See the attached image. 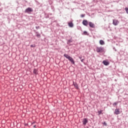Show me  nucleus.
I'll use <instances>...</instances> for the list:
<instances>
[{
  "label": "nucleus",
  "mask_w": 128,
  "mask_h": 128,
  "mask_svg": "<svg viewBox=\"0 0 128 128\" xmlns=\"http://www.w3.org/2000/svg\"><path fill=\"white\" fill-rule=\"evenodd\" d=\"M96 52H104V48L97 47L96 48Z\"/></svg>",
  "instance_id": "nucleus-1"
},
{
  "label": "nucleus",
  "mask_w": 128,
  "mask_h": 128,
  "mask_svg": "<svg viewBox=\"0 0 128 128\" xmlns=\"http://www.w3.org/2000/svg\"><path fill=\"white\" fill-rule=\"evenodd\" d=\"M34 12V10L32 8H28L25 10V12H26L27 14H30V12Z\"/></svg>",
  "instance_id": "nucleus-2"
},
{
  "label": "nucleus",
  "mask_w": 128,
  "mask_h": 128,
  "mask_svg": "<svg viewBox=\"0 0 128 128\" xmlns=\"http://www.w3.org/2000/svg\"><path fill=\"white\" fill-rule=\"evenodd\" d=\"M120 24V22L118 20H113L112 24L114 26H118Z\"/></svg>",
  "instance_id": "nucleus-3"
},
{
  "label": "nucleus",
  "mask_w": 128,
  "mask_h": 128,
  "mask_svg": "<svg viewBox=\"0 0 128 128\" xmlns=\"http://www.w3.org/2000/svg\"><path fill=\"white\" fill-rule=\"evenodd\" d=\"M88 119L84 118L82 120V124H84V126H86V124H88Z\"/></svg>",
  "instance_id": "nucleus-4"
},
{
  "label": "nucleus",
  "mask_w": 128,
  "mask_h": 128,
  "mask_svg": "<svg viewBox=\"0 0 128 128\" xmlns=\"http://www.w3.org/2000/svg\"><path fill=\"white\" fill-rule=\"evenodd\" d=\"M88 20H84L82 21V24H84V26H88Z\"/></svg>",
  "instance_id": "nucleus-5"
},
{
  "label": "nucleus",
  "mask_w": 128,
  "mask_h": 128,
  "mask_svg": "<svg viewBox=\"0 0 128 128\" xmlns=\"http://www.w3.org/2000/svg\"><path fill=\"white\" fill-rule=\"evenodd\" d=\"M88 24H89V26H90V28H94V26H95L94 24V23H92V22H89Z\"/></svg>",
  "instance_id": "nucleus-6"
},
{
  "label": "nucleus",
  "mask_w": 128,
  "mask_h": 128,
  "mask_svg": "<svg viewBox=\"0 0 128 128\" xmlns=\"http://www.w3.org/2000/svg\"><path fill=\"white\" fill-rule=\"evenodd\" d=\"M64 58H67L68 60H70V59L72 58L70 57V56L68 55V54H64Z\"/></svg>",
  "instance_id": "nucleus-7"
},
{
  "label": "nucleus",
  "mask_w": 128,
  "mask_h": 128,
  "mask_svg": "<svg viewBox=\"0 0 128 128\" xmlns=\"http://www.w3.org/2000/svg\"><path fill=\"white\" fill-rule=\"evenodd\" d=\"M115 114H120V109H116Z\"/></svg>",
  "instance_id": "nucleus-8"
},
{
  "label": "nucleus",
  "mask_w": 128,
  "mask_h": 128,
  "mask_svg": "<svg viewBox=\"0 0 128 128\" xmlns=\"http://www.w3.org/2000/svg\"><path fill=\"white\" fill-rule=\"evenodd\" d=\"M102 63L104 64V66H108V64H110V63L106 60H104Z\"/></svg>",
  "instance_id": "nucleus-9"
},
{
  "label": "nucleus",
  "mask_w": 128,
  "mask_h": 128,
  "mask_svg": "<svg viewBox=\"0 0 128 128\" xmlns=\"http://www.w3.org/2000/svg\"><path fill=\"white\" fill-rule=\"evenodd\" d=\"M70 62H71L72 64H74V59L72 58H70L69 59Z\"/></svg>",
  "instance_id": "nucleus-10"
},
{
  "label": "nucleus",
  "mask_w": 128,
  "mask_h": 128,
  "mask_svg": "<svg viewBox=\"0 0 128 128\" xmlns=\"http://www.w3.org/2000/svg\"><path fill=\"white\" fill-rule=\"evenodd\" d=\"M68 26L70 27V28H73L74 27V24H72V22H70L68 23Z\"/></svg>",
  "instance_id": "nucleus-11"
},
{
  "label": "nucleus",
  "mask_w": 128,
  "mask_h": 128,
  "mask_svg": "<svg viewBox=\"0 0 128 128\" xmlns=\"http://www.w3.org/2000/svg\"><path fill=\"white\" fill-rule=\"evenodd\" d=\"M100 44L102 46V45L104 44V40H100Z\"/></svg>",
  "instance_id": "nucleus-12"
},
{
  "label": "nucleus",
  "mask_w": 128,
  "mask_h": 128,
  "mask_svg": "<svg viewBox=\"0 0 128 128\" xmlns=\"http://www.w3.org/2000/svg\"><path fill=\"white\" fill-rule=\"evenodd\" d=\"M74 88H77V90L78 88V84H74Z\"/></svg>",
  "instance_id": "nucleus-13"
},
{
  "label": "nucleus",
  "mask_w": 128,
  "mask_h": 128,
  "mask_svg": "<svg viewBox=\"0 0 128 128\" xmlns=\"http://www.w3.org/2000/svg\"><path fill=\"white\" fill-rule=\"evenodd\" d=\"M83 34H84V36H88V32L86 31H84Z\"/></svg>",
  "instance_id": "nucleus-14"
},
{
  "label": "nucleus",
  "mask_w": 128,
  "mask_h": 128,
  "mask_svg": "<svg viewBox=\"0 0 128 128\" xmlns=\"http://www.w3.org/2000/svg\"><path fill=\"white\" fill-rule=\"evenodd\" d=\"M37 72H38V70H36V69H34V74H36Z\"/></svg>",
  "instance_id": "nucleus-15"
},
{
  "label": "nucleus",
  "mask_w": 128,
  "mask_h": 128,
  "mask_svg": "<svg viewBox=\"0 0 128 128\" xmlns=\"http://www.w3.org/2000/svg\"><path fill=\"white\" fill-rule=\"evenodd\" d=\"M70 42H72V41L70 40H68V44H70Z\"/></svg>",
  "instance_id": "nucleus-16"
},
{
  "label": "nucleus",
  "mask_w": 128,
  "mask_h": 128,
  "mask_svg": "<svg viewBox=\"0 0 128 128\" xmlns=\"http://www.w3.org/2000/svg\"><path fill=\"white\" fill-rule=\"evenodd\" d=\"M36 36L37 38H40V34H37L36 35Z\"/></svg>",
  "instance_id": "nucleus-17"
},
{
  "label": "nucleus",
  "mask_w": 128,
  "mask_h": 128,
  "mask_svg": "<svg viewBox=\"0 0 128 128\" xmlns=\"http://www.w3.org/2000/svg\"><path fill=\"white\" fill-rule=\"evenodd\" d=\"M125 10H126V13L128 14V8H125Z\"/></svg>",
  "instance_id": "nucleus-18"
},
{
  "label": "nucleus",
  "mask_w": 128,
  "mask_h": 128,
  "mask_svg": "<svg viewBox=\"0 0 128 128\" xmlns=\"http://www.w3.org/2000/svg\"><path fill=\"white\" fill-rule=\"evenodd\" d=\"M36 29L38 30V29H40V26H36Z\"/></svg>",
  "instance_id": "nucleus-19"
},
{
  "label": "nucleus",
  "mask_w": 128,
  "mask_h": 128,
  "mask_svg": "<svg viewBox=\"0 0 128 128\" xmlns=\"http://www.w3.org/2000/svg\"><path fill=\"white\" fill-rule=\"evenodd\" d=\"M104 124V126H106V122H104V124Z\"/></svg>",
  "instance_id": "nucleus-20"
},
{
  "label": "nucleus",
  "mask_w": 128,
  "mask_h": 128,
  "mask_svg": "<svg viewBox=\"0 0 128 128\" xmlns=\"http://www.w3.org/2000/svg\"><path fill=\"white\" fill-rule=\"evenodd\" d=\"M81 18H84V14H82Z\"/></svg>",
  "instance_id": "nucleus-21"
},
{
  "label": "nucleus",
  "mask_w": 128,
  "mask_h": 128,
  "mask_svg": "<svg viewBox=\"0 0 128 128\" xmlns=\"http://www.w3.org/2000/svg\"><path fill=\"white\" fill-rule=\"evenodd\" d=\"M84 59H81V62H84Z\"/></svg>",
  "instance_id": "nucleus-22"
},
{
  "label": "nucleus",
  "mask_w": 128,
  "mask_h": 128,
  "mask_svg": "<svg viewBox=\"0 0 128 128\" xmlns=\"http://www.w3.org/2000/svg\"><path fill=\"white\" fill-rule=\"evenodd\" d=\"M34 45H30V48H34Z\"/></svg>",
  "instance_id": "nucleus-23"
},
{
  "label": "nucleus",
  "mask_w": 128,
  "mask_h": 128,
  "mask_svg": "<svg viewBox=\"0 0 128 128\" xmlns=\"http://www.w3.org/2000/svg\"><path fill=\"white\" fill-rule=\"evenodd\" d=\"M98 114H102V112L101 111H98Z\"/></svg>",
  "instance_id": "nucleus-24"
},
{
  "label": "nucleus",
  "mask_w": 128,
  "mask_h": 128,
  "mask_svg": "<svg viewBox=\"0 0 128 128\" xmlns=\"http://www.w3.org/2000/svg\"><path fill=\"white\" fill-rule=\"evenodd\" d=\"M114 104L115 106H116V104H118V103L114 102Z\"/></svg>",
  "instance_id": "nucleus-25"
},
{
  "label": "nucleus",
  "mask_w": 128,
  "mask_h": 128,
  "mask_svg": "<svg viewBox=\"0 0 128 128\" xmlns=\"http://www.w3.org/2000/svg\"><path fill=\"white\" fill-rule=\"evenodd\" d=\"M36 126L34 125V126H33V128H36Z\"/></svg>",
  "instance_id": "nucleus-26"
},
{
  "label": "nucleus",
  "mask_w": 128,
  "mask_h": 128,
  "mask_svg": "<svg viewBox=\"0 0 128 128\" xmlns=\"http://www.w3.org/2000/svg\"><path fill=\"white\" fill-rule=\"evenodd\" d=\"M79 58H80V60H82V57H79Z\"/></svg>",
  "instance_id": "nucleus-27"
},
{
  "label": "nucleus",
  "mask_w": 128,
  "mask_h": 128,
  "mask_svg": "<svg viewBox=\"0 0 128 128\" xmlns=\"http://www.w3.org/2000/svg\"><path fill=\"white\" fill-rule=\"evenodd\" d=\"M36 34H38V32H36Z\"/></svg>",
  "instance_id": "nucleus-28"
}]
</instances>
